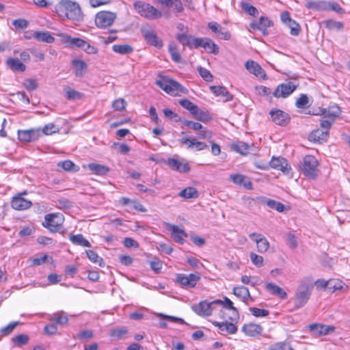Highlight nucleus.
<instances>
[{"label":"nucleus","mask_w":350,"mask_h":350,"mask_svg":"<svg viewBox=\"0 0 350 350\" xmlns=\"http://www.w3.org/2000/svg\"><path fill=\"white\" fill-rule=\"evenodd\" d=\"M325 27L327 28L329 30H340L343 27V25L342 23L336 21L332 19L325 21L323 22Z\"/></svg>","instance_id":"54"},{"label":"nucleus","mask_w":350,"mask_h":350,"mask_svg":"<svg viewBox=\"0 0 350 350\" xmlns=\"http://www.w3.org/2000/svg\"><path fill=\"white\" fill-rule=\"evenodd\" d=\"M245 67L247 71L253 74L256 77L265 79L266 74L259 64L254 60H247L245 64Z\"/></svg>","instance_id":"19"},{"label":"nucleus","mask_w":350,"mask_h":350,"mask_svg":"<svg viewBox=\"0 0 350 350\" xmlns=\"http://www.w3.org/2000/svg\"><path fill=\"white\" fill-rule=\"evenodd\" d=\"M29 336L26 334H19L12 338V341L17 346L25 345L29 341Z\"/></svg>","instance_id":"60"},{"label":"nucleus","mask_w":350,"mask_h":350,"mask_svg":"<svg viewBox=\"0 0 350 350\" xmlns=\"http://www.w3.org/2000/svg\"><path fill=\"white\" fill-rule=\"evenodd\" d=\"M112 50L121 55L130 54L133 51V47L129 44H114L112 46Z\"/></svg>","instance_id":"46"},{"label":"nucleus","mask_w":350,"mask_h":350,"mask_svg":"<svg viewBox=\"0 0 350 350\" xmlns=\"http://www.w3.org/2000/svg\"><path fill=\"white\" fill-rule=\"evenodd\" d=\"M306 8L315 11L329 10L328 3L323 1H309L306 5Z\"/></svg>","instance_id":"40"},{"label":"nucleus","mask_w":350,"mask_h":350,"mask_svg":"<svg viewBox=\"0 0 350 350\" xmlns=\"http://www.w3.org/2000/svg\"><path fill=\"white\" fill-rule=\"evenodd\" d=\"M201 279L200 273H178L176 275V282L185 288H193Z\"/></svg>","instance_id":"7"},{"label":"nucleus","mask_w":350,"mask_h":350,"mask_svg":"<svg viewBox=\"0 0 350 350\" xmlns=\"http://www.w3.org/2000/svg\"><path fill=\"white\" fill-rule=\"evenodd\" d=\"M269 350H294L291 343L286 341H281L271 345Z\"/></svg>","instance_id":"48"},{"label":"nucleus","mask_w":350,"mask_h":350,"mask_svg":"<svg viewBox=\"0 0 350 350\" xmlns=\"http://www.w3.org/2000/svg\"><path fill=\"white\" fill-rule=\"evenodd\" d=\"M297 87V85L291 81L281 83L277 86L273 95L275 98H286L296 90Z\"/></svg>","instance_id":"10"},{"label":"nucleus","mask_w":350,"mask_h":350,"mask_svg":"<svg viewBox=\"0 0 350 350\" xmlns=\"http://www.w3.org/2000/svg\"><path fill=\"white\" fill-rule=\"evenodd\" d=\"M168 51L171 55L172 59L176 62L179 63L181 60V56L178 51L177 46L174 42L170 43L168 45Z\"/></svg>","instance_id":"49"},{"label":"nucleus","mask_w":350,"mask_h":350,"mask_svg":"<svg viewBox=\"0 0 350 350\" xmlns=\"http://www.w3.org/2000/svg\"><path fill=\"white\" fill-rule=\"evenodd\" d=\"M215 308L217 309L214 310L213 314H215L218 318L224 321H230V319H229L230 315H227V310L222 308L220 304H215Z\"/></svg>","instance_id":"52"},{"label":"nucleus","mask_w":350,"mask_h":350,"mask_svg":"<svg viewBox=\"0 0 350 350\" xmlns=\"http://www.w3.org/2000/svg\"><path fill=\"white\" fill-rule=\"evenodd\" d=\"M328 288L332 292L336 291H341L342 292H346L348 289V286L345 283L338 279H332L329 280Z\"/></svg>","instance_id":"39"},{"label":"nucleus","mask_w":350,"mask_h":350,"mask_svg":"<svg viewBox=\"0 0 350 350\" xmlns=\"http://www.w3.org/2000/svg\"><path fill=\"white\" fill-rule=\"evenodd\" d=\"M221 304L220 299H215L213 301L208 302L206 300L202 301L197 304L191 306L192 310L200 317H208L213 315L215 304Z\"/></svg>","instance_id":"4"},{"label":"nucleus","mask_w":350,"mask_h":350,"mask_svg":"<svg viewBox=\"0 0 350 350\" xmlns=\"http://www.w3.org/2000/svg\"><path fill=\"white\" fill-rule=\"evenodd\" d=\"M116 16L115 12L100 11L95 16V24L98 28H107L113 23Z\"/></svg>","instance_id":"8"},{"label":"nucleus","mask_w":350,"mask_h":350,"mask_svg":"<svg viewBox=\"0 0 350 350\" xmlns=\"http://www.w3.org/2000/svg\"><path fill=\"white\" fill-rule=\"evenodd\" d=\"M135 11L142 17L154 20L161 17V12L149 3L138 1L134 3Z\"/></svg>","instance_id":"3"},{"label":"nucleus","mask_w":350,"mask_h":350,"mask_svg":"<svg viewBox=\"0 0 350 350\" xmlns=\"http://www.w3.org/2000/svg\"><path fill=\"white\" fill-rule=\"evenodd\" d=\"M273 25L271 21L266 16H261L258 22H252L250 27L253 29H258L263 35L268 34L267 28Z\"/></svg>","instance_id":"20"},{"label":"nucleus","mask_w":350,"mask_h":350,"mask_svg":"<svg viewBox=\"0 0 350 350\" xmlns=\"http://www.w3.org/2000/svg\"><path fill=\"white\" fill-rule=\"evenodd\" d=\"M178 196L185 200L196 199L199 197V192L196 188L193 187H188L181 190L178 193Z\"/></svg>","instance_id":"37"},{"label":"nucleus","mask_w":350,"mask_h":350,"mask_svg":"<svg viewBox=\"0 0 350 350\" xmlns=\"http://www.w3.org/2000/svg\"><path fill=\"white\" fill-rule=\"evenodd\" d=\"M55 11L59 16L73 21L83 19V14L79 5L70 0H61L55 5Z\"/></svg>","instance_id":"1"},{"label":"nucleus","mask_w":350,"mask_h":350,"mask_svg":"<svg viewBox=\"0 0 350 350\" xmlns=\"http://www.w3.org/2000/svg\"><path fill=\"white\" fill-rule=\"evenodd\" d=\"M51 320L55 321L59 325H66L68 323V317L64 314L63 312H58L57 313H54L51 318Z\"/></svg>","instance_id":"55"},{"label":"nucleus","mask_w":350,"mask_h":350,"mask_svg":"<svg viewBox=\"0 0 350 350\" xmlns=\"http://www.w3.org/2000/svg\"><path fill=\"white\" fill-rule=\"evenodd\" d=\"M269 113L275 124L286 126L290 121L289 115L280 109L271 110Z\"/></svg>","instance_id":"14"},{"label":"nucleus","mask_w":350,"mask_h":350,"mask_svg":"<svg viewBox=\"0 0 350 350\" xmlns=\"http://www.w3.org/2000/svg\"><path fill=\"white\" fill-rule=\"evenodd\" d=\"M6 64L13 71L23 72L26 70L25 65L17 58L10 57L7 59Z\"/></svg>","instance_id":"36"},{"label":"nucleus","mask_w":350,"mask_h":350,"mask_svg":"<svg viewBox=\"0 0 350 350\" xmlns=\"http://www.w3.org/2000/svg\"><path fill=\"white\" fill-rule=\"evenodd\" d=\"M88 258L89 260L95 264L98 265L99 266H103V260L101 257H100L98 254L94 250H88L85 251Z\"/></svg>","instance_id":"51"},{"label":"nucleus","mask_w":350,"mask_h":350,"mask_svg":"<svg viewBox=\"0 0 350 350\" xmlns=\"http://www.w3.org/2000/svg\"><path fill=\"white\" fill-rule=\"evenodd\" d=\"M241 8L246 13L252 16H255L258 13V10L248 3L243 2Z\"/></svg>","instance_id":"59"},{"label":"nucleus","mask_w":350,"mask_h":350,"mask_svg":"<svg viewBox=\"0 0 350 350\" xmlns=\"http://www.w3.org/2000/svg\"><path fill=\"white\" fill-rule=\"evenodd\" d=\"M310 297V293L305 286H300L295 296V306L297 308L303 307Z\"/></svg>","instance_id":"15"},{"label":"nucleus","mask_w":350,"mask_h":350,"mask_svg":"<svg viewBox=\"0 0 350 350\" xmlns=\"http://www.w3.org/2000/svg\"><path fill=\"white\" fill-rule=\"evenodd\" d=\"M309 329L316 336H326L335 331L336 327L334 325H327L318 323H312L309 325Z\"/></svg>","instance_id":"16"},{"label":"nucleus","mask_w":350,"mask_h":350,"mask_svg":"<svg viewBox=\"0 0 350 350\" xmlns=\"http://www.w3.org/2000/svg\"><path fill=\"white\" fill-rule=\"evenodd\" d=\"M179 104L185 109L194 115L198 113V107L188 99H182L179 101Z\"/></svg>","instance_id":"47"},{"label":"nucleus","mask_w":350,"mask_h":350,"mask_svg":"<svg viewBox=\"0 0 350 350\" xmlns=\"http://www.w3.org/2000/svg\"><path fill=\"white\" fill-rule=\"evenodd\" d=\"M57 165L66 171H77L79 169V167L70 160L59 162Z\"/></svg>","instance_id":"53"},{"label":"nucleus","mask_w":350,"mask_h":350,"mask_svg":"<svg viewBox=\"0 0 350 350\" xmlns=\"http://www.w3.org/2000/svg\"><path fill=\"white\" fill-rule=\"evenodd\" d=\"M64 92L66 94V97L68 100H79L83 96L81 92L70 88V87H66L64 88Z\"/></svg>","instance_id":"50"},{"label":"nucleus","mask_w":350,"mask_h":350,"mask_svg":"<svg viewBox=\"0 0 350 350\" xmlns=\"http://www.w3.org/2000/svg\"><path fill=\"white\" fill-rule=\"evenodd\" d=\"M286 25L290 28L291 35L298 36L299 34L300 26L293 19L289 21V22L286 23Z\"/></svg>","instance_id":"58"},{"label":"nucleus","mask_w":350,"mask_h":350,"mask_svg":"<svg viewBox=\"0 0 350 350\" xmlns=\"http://www.w3.org/2000/svg\"><path fill=\"white\" fill-rule=\"evenodd\" d=\"M167 165L172 170L180 172L187 173L189 172L191 169L187 163H183L175 159H168Z\"/></svg>","instance_id":"30"},{"label":"nucleus","mask_w":350,"mask_h":350,"mask_svg":"<svg viewBox=\"0 0 350 350\" xmlns=\"http://www.w3.org/2000/svg\"><path fill=\"white\" fill-rule=\"evenodd\" d=\"M270 166L272 168L281 170L284 173H288L291 169L287 163V161L285 159L280 157H273L270 161Z\"/></svg>","instance_id":"28"},{"label":"nucleus","mask_w":350,"mask_h":350,"mask_svg":"<svg viewBox=\"0 0 350 350\" xmlns=\"http://www.w3.org/2000/svg\"><path fill=\"white\" fill-rule=\"evenodd\" d=\"M33 38L39 42L46 43H53L55 41V38L49 31H36L33 33Z\"/></svg>","instance_id":"38"},{"label":"nucleus","mask_w":350,"mask_h":350,"mask_svg":"<svg viewBox=\"0 0 350 350\" xmlns=\"http://www.w3.org/2000/svg\"><path fill=\"white\" fill-rule=\"evenodd\" d=\"M71 67L76 77H82L87 71L88 64L82 59H75L71 62Z\"/></svg>","instance_id":"21"},{"label":"nucleus","mask_w":350,"mask_h":350,"mask_svg":"<svg viewBox=\"0 0 350 350\" xmlns=\"http://www.w3.org/2000/svg\"><path fill=\"white\" fill-rule=\"evenodd\" d=\"M266 289L272 295H277L282 299L287 298V294L284 289L272 282L266 284Z\"/></svg>","instance_id":"35"},{"label":"nucleus","mask_w":350,"mask_h":350,"mask_svg":"<svg viewBox=\"0 0 350 350\" xmlns=\"http://www.w3.org/2000/svg\"><path fill=\"white\" fill-rule=\"evenodd\" d=\"M234 295L243 301L245 302L250 297V294L248 288L245 286H237L233 288Z\"/></svg>","instance_id":"41"},{"label":"nucleus","mask_w":350,"mask_h":350,"mask_svg":"<svg viewBox=\"0 0 350 350\" xmlns=\"http://www.w3.org/2000/svg\"><path fill=\"white\" fill-rule=\"evenodd\" d=\"M141 31L148 44L159 49L163 46L162 40L158 38L152 29L150 27H143Z\"/></svg>","instance_id":"12"},{"label":"nucleus","mask_w":350,"mask_h":350,"mask_svg":"<svg viewBox=\"0 0 350 350\" xmlns=\"http://www.w3.org/2000/svg\"><path fill=\"white\" fill-rule=\"evenodd\" d=\"M58 36L60 38V41L62 44H65L67 47L75 48L76 40L77 38L72 37L67 33H59Z\"/></svg>","instance_id":"45"},{"label":"nucleus","mask_w":350,"mask_h":350,"mask_svg":"<svg viewBox=\"0 0 350 350\" xmlns=\"http://www.w3.org/2000/svg\"><path fill=\"white\" fill-rule=\"evenodd\" d=\"M64 221V215L59 213H49L44 216L42 226L51 232H57Z\"/></svg>","instance_id":"5"},{"label":"nucleus","mask_w":350,"mask_h":350,"mask_svg":"<svg viewBox=\"0 0 350 350\" xmlns=\"http://www.w3.org/2000/svg\"><path fill=\"white\" fill-rule=\"evenodd\" d=\"M119 203L122 206L129 205V211L136 210L142 213L146 212V208L137 200H133L126 197H122L119 200Z\"/></svg>","instance_id":"24"},{"label":"nucleus","mask_w":350,"mask_h":350,"mask_svg":"<svg viewBox=\"0 0 350 350\" xmlns=\"http://www.w3.org/2000/svg\"><path fill=\"white\" fill-rule=\"evenodd\" d=\"M241 330L247 336L256 337L261 334L262 332V327L259 324L250 323L247 324H244L242 327Z\"/></svg>","instance_id":"23"},{"label":"nucleus","mask_w":350,"mask_h":350,"mask_svg":"<svg viewBox=\"0 0 350 350\" xmlns=\"http://www.w3.org/2000/svg\"><path fill=\"white\" fill-rule=\"evenodd\" d=\"M26 193H22L13 198L12 200V207L16 210L23 211L30 208L32 206V202L23 197V194Z\"/></svg>","instance_id":"17"},{"label":"nucleus","mask_w":350,"mask_h":350,"mask_svg":"<svg viewBox=\"0 0 350 350\" xmlns=\"http://www.w3.org/2000/svg\"><path fill=\"white\" fill-rule=\"evenodd\" d=\"M220 301L221 304H219L222 306V308L231 312L230 316H229L230 321H237L239 318V315L237 309L233 306V303L232 301L228 297H225L224 300H220Z\"/></svg>","instance_id":"22"},{"label":"nucleus","mask_w":350,"mask_h":350,"mask_svg":"<svg viewBox=\"0 0 350 350\" xmlns=\"http://www.w3.org/2000/svg\"><path fill=\"white\" fill-rule=\"evenodd\" d=\"M42 136L41 129L18 131V138L21 142L29 143L38 140Z\"/></svg>","instance_id":"9"},{"label":"nucleus","mask_w":350,"mask_h":350,"mask_svg":"<svg viewBox=\"0 0 350 350\" xmlns=\"http://www.w3.org/2000/svg\"><path fill=\"white\" fill-rule=\"evenodd\" d=\"M308 105V98L306 94H301L295 103L296 107L299 109H305Z\"/></svg>","instance_id":"64"},{"label":"nucleus","mask_w":350,"mask_h":350,"mask_svg":"<svg viewBox=\"0 0 350 350\" xmlns=\"http://www.w3.org/2000/svg\"><path fill=\"white\" fill-rule=\"evenodd\" d=\"M249 237L256 243L258 252H266L269 248L268 240L261 234L253 232Z\"/></svg>","instance_id":"13"},{"label":"nucleus","mask_w":350,"mask_h":350,"mask_svg":"<svg viewBox=\"0 0 350 350\" xmlns=\"http://www.w3.org/2000/svg\"><path fill=\"white\" fill-rule=\"evenodd\" d=\"M128 330L126 327H118L112 329L110 332V336L113 338L119 339L121 338L124 335L127 334Z\"/></svg>","instance_id":"57"},{"label":"nucleus","mask_w":350,"mask_h":350,"mask_svg":"<svg viewBox=\"0 0 350 350\" xmlns=\"http://www.w3.org/2000/svg\"><path fill=\"white\" fill-rule=\"evenodd\" d=\"M181 144H187L188 148H195L197 151L205 150L208 146L202 142H198L196 138H183L180 140Z\"/></svg>","instance_id":"31"},{"label":"nucleus","mask_w":350,"mask_h":350,"mask_svg":"<svg viewBox=\"0 0 350 350\" xmlns=\"http://www.w3.org/2000/svg\"><path fill=\"white\" fill-rule=\"evenodd\" d=\"M210 90L215 96L222 97L224 102L230 101L233 99V96L224 86L213 85L210 87Z\"/></svg>","instance_id":"25"},{"label":"nucleus","mask_w":350,"mask_h":350,"mask_svg":"<svg viewBox=\"0 0 350 350\" xmlns=\"http://www.w3.org/2000/svg\"><path fill=\"white\" fill-rule=\"evenodd\" d=\"M329 136L328 131L317 129L312 131L309 135V140L313 142L323 143L327 141Z\"/></svg>","instance_id":"29"},{"label":"nucleus","mask_w":350,"mask_h":350,"mask_svg":"<svg viewBox=\"0 0 350 350\" xmlns=\"http://www.w3.org/2000/svg\"><path fill=\"white\" fill-rule=\"evenodd\" d=\"M319 162L312 155L308 154L304 157L302 163V172L308 177L314 178L317 176Z\"/></svg>","instance_id":"6"},{"label":"nucleus","mask_w":350,"mask_h":350,"mask_svg":"<svg viewBox=\"0 0 350 350\" xmlns=\"http://www.w3.org/2000/svg\"><path fill=\"white\" fill-rule=\"evenodd\" d=\"M69 239L75 245L87 247H91L90 243L81 234L71 235Z\"/></svg>","instance_id":"43"},{"label":"nucleus","mask_w":350,"mask_h":350,"mask_svg":"<svg viewBox=\"0 0 350 350\" xmlns=\"http://www.w3.org/2000/svg\"><path fill=\"white\" fill-rule=\"evenodd\" d=\"M156 85L172 96H178L181 94H187L188 90L178 81L167 77H161L155 82Z\"/></svg>","instance_id":"2"},{"label":"nucleus","mask_w":350,"mask_h":350,"mask_svg":"<svg viewBox=\"0 0 350 350\" xmlns=\"http://www.w3.org/2000/svg\"><path fill=\"white\" fill-rule=\"evenodd\" d=\"M198 71L201 76V77L207 82H211L213 79V76L211 73V72L206 68L199 66L198 68Z\"/></svg>","instance_id":"56"},{"label":"nucleus","mask_w":350,"mask_h":350,"mask_svg":"<svg viewBox=\"0 0 350 350\" xmlns=\"http://www.w3.org/2000/svg\"><path fill=\"white\" fill-rule=\"evenodd\" d=\"M230 179L234 184L242 185L247 189H252V183L250 178L246 176L239 174H231Z\"/></svg>","instance_id":"27"},{"label":"nucleus","mask_w":350,"mask_h":350,"mask_svg":"<svg viewBox=\"0 0 350 350\" xmlns=\"http://www.w3.org/2000/svg\"><path fill=\"white\" fill-rule=\"evenodd\" d=\"M232 322L233 321L229 322V321H224L223 322L213 321V324L215 327H217L221 332H225L229 334H234L237 332L238 328Z\"/></svg>","instance_id":"26"},{"label":"nucleus","mask_w":350,"mask_h":350,"mask_svg":"<svg viewBox=\"0 0 350 350\" xmlns=\"http://www.w3.org/2000/svg\"><path fill=\"white\" fill-rule=\"evenodd\" d=\"M19 324L18 321H13L10 323L8 325L1 329V333L3 335L7 336L11 334L15 327Z\"/></svg>","instance_id":"61"},{"label":"nucleus","mask_w":350,"mask_h":350,"mask_svg":"<svg viewBox=\"0 0 350 350\" xmlns=\"http://www.w3.org/2000/svg\"><path fill=\"white\" fill-rule=\"evenodd\" d=\"M321 114L323 115L325 118H328L332 122H334L335 119L338 117L341 113V110L337 105H333L329 107L328 109H321Z\"/></svg>","instance_id":"33"},{"label":"nucleus","mask_w":350,"mask_h":350,"mask_svg":"<svg viewBox=\"0 0 350 350\" xmlns=\"http://www.w3.org/2000/svg\"><path fill=\"white\" fill-rule=\"evenodd\" d=\"M208 27L216 34V36L218 38L224 40H228L230 39V33L224 27H221L219 23L216 22H210L208 24Z\"/></svg>","instance_id":"18"},{"label":"nucleus","mask_w":350,"mask_h":350,"mask_svg":"<svg viewBox=\"0 0 350 350\" xmlns=\"http://www.w3.org/2000/svg\"><path fill=\"white\" fill-rule=\"evenodd\" d=\"M176 38L183 46H188L189 49H193L194 48V40L198 38H195L185 33H179L176 34Z\"/></svg>","instance_id":"34"},{"label":"nucleus","mask_w":350,"mask_h":350,"mask_svg":"<svg viewBox=\"0 0 350 350\" xmlns=\"http://www.w3.org/2000/svg\"><path fill=\"white\" fill-rule=\"evenodd\" d=\"M88 168L94 174L99 176L105 175L109 171L107 167L94 163L88 164Z\"/></svg>","instance_id":"44"},{"label":"nucleus","mask_w":350,"mask_h":350,"mask_svg":"<svg viewBox=\"0 0 350 350\" xmlns=\"http://www.w3.org/2000/svg\"><path fill=\"white\" fill-rule=\"evenodd\" d=\"M250 259L252 262L258 267H260L263 265V257L258 255L254 252L250 254Z\"/></svg>","instance_id":"63"},{"label":"nucleus","mask_w":350,"mask_h":350,"mask_svg":"<svg viewBox=\"0 0 350 350\" xmlns=\"http://www.w3.org/2000/svg\"><path fill=\"white\" fill-rule=\"evenodd\" d=\"M250 311L251 313L256 317H267L269 312L267 310L265 309H260L258 308L252 307L250 308Z\"/></svg>","instance_id":"62"},{"label":"nucleus","mask_w":350,"mask_h":350,"mask_svg":"<svg viewBox=\"0 0 350 350\" xmlns=\"http://www.w3.org/2000/svg\"><path fill=\"white\" fill-rule=\"evenodd\" d=\"M169 227L171 230L172 237L174 241L178 243H183L184 239L187 237L185 230L174 224H169Z\"/></svg>","instance_id":"32"},{"label":"nucleus","mask_w":350,"mask_h":350,"mask_svg":"<svg viewBox=\"0 0 350 350\" xmlns=\"http://www.w3.org/2000/svg\"><path fill=\"white\" fill-rule=\"evenodd\" d=\"M203 47L208 53L217 54L219 48L217 44L208 38H199L194 40V48Z\"/></svg>","instance_id":"11"},{"label":"nucleus","mask_w":350,"mask_h":350,"mask_svg":"<svg viewBox=\"0 0 350 350\" xmlns=\"http://www.w3.org/2000/svg\"><path fill=\"white\" fill-rule=\"evenodd\" d=\"M231 148L241 154L246 155L250 149V146L243 142H238L233 143L231 146Z\"/></svg>","instance_id":"42"}]
</instances>
